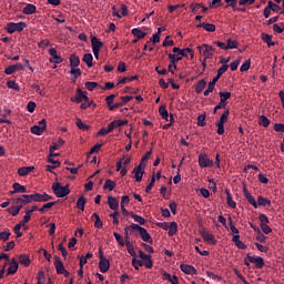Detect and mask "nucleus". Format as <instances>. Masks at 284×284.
Segmentation results:
<instances>
[{
    "label": "nucleus",
    "instance_id": "37",
    "mask_svg": "<svg viewBox=\"0 0 284 284\" xmlns=\"http://www.w3.org/2000/svg\"><path fill=\"white\" fill-rule=\"evenodd\" d=\"M83 63H85L89 68H92V61H94V58L92 57V53H85L82 58Z\"/></svg>",
    "mask_w": 284,
    "mask_h": 284
},
{
    "label": "nucleus",
    "instance_id": "14",
    "mask_svg": "<svg viewBox=\"0 0 284 284\" xmlns=\"http://www.w3.org/2000/svg\"><path fill=\"white\" fill-rule=\"evenodd\" d=\"M139 256L142 260V262H144V267H146V270H151L152 267V256L145 254L143 251H139Z\"/></svg>",
    "mask_w": 284,
    "mask_h": 284
},
{
    "label": "nucleus",
    "instance_id": "12",
    "mask_svg": "<svg viewBox=\"0 0 284 284\" xmlns=\"http://www.w3.org/2000/svg\"><path fill=\"white\" fill-rule=\"evenodd\" d=\"M247 260L250 261V263H254V265H255V267H257V270H262V267H265V260H263V257H261V256L247 255Z\"/></svg>",
    "mask_w": 284,
    "mask_h": 284
},
{
    "label": "nucleus",
    "instance_id": "32",
    "mask_svg": "<svg viewBox=\"0 0 284 284\" xmlns=\"http://www.w3.org/2000/svg\"><path fill=\"white\" fill-rule=\"evenodd\" d=\"M12 189L18 194H26V192H28V189H26V186L21 185L19 182L13 183Z\"/></svg>",
    "mask_w": 284,
    "mask_h": 284
},
{
    "label": "nucleus",
    "instance_id": "4",
    "mask_svg": "<svg viewBox=\"0 0 284 284\" xmlns=\"http://www.w3.org/2000/svg\"><path fill=\"white\" fill-rule=\"evenodd\" d=\"M130 163H132V159H130L129 156L121 158L115 165L116 172H120L121 176H125V174H128V168L125 166Z\"/></svg>",
    "mask_w": 284,
    "mask_h": 284
},
{
    "label": "nucleus",
    "instance_id": "41",
    "mask_svg": "<svg viewBox=\"0 0 284 284\" xmlns=\"http://www.w3.org/2000/svg\"><path fill=\"white\" fill-rule=\"evenodd\" d=\"M169 236H174V234H176L178 230H179V225L176 224V222H171L169 224Z\"/></svg>",
    "mask_w": 284,
    "mask_h": 284
},
{
    "label": "nucleus",
    "instance_id": "42",
    "mask_svg": "<svg viewBox=\"0 0 284 284\" xmlns=\"http://www.w3.org/2000/svg\"><path fill=\"white\" fill-rule=\"evenodd\" d=\"M23 14H34L37 12V7L34 4H28L22 10Z\"/></svg>",
    "mask_w": 284,
    "mask_h": 284
},
{
    "label": "nucleus",
    "instance_id": "31",
    "mask_svg": "<svg viewBox=\"0 0 284 284\" xmlns=\"http://www.w3.org/2000/svg\"><path fill=\"white\" fill-rule=\"evenodd\" d=\"M225 194H226V203L229 207L234 210L236 207V202L232 199V194L230 193V190L226 189Z\"/></svg>",
    "mask_w": 284,
    "mask_h": 284
},
{
    "label": "nucleus",
    "instance_id": "24",
    "mask_svg": "<svg viewBox=\"0 0 284 284\" xmlns=\"http://www.w3.org/2000/svg\"><path fill=\"white\" fill-rule=\"evenodd\" d=\"M196 28H203L206 32H216V26L213 23L202 22L197 24Z\"/></svg>",
    "mask_w": 284,
    "mask_h": 284
},
{
    "label": "nucleus",
    "instance_id": "58",
    "mask_svg": "<svg viewBox=\"0 0 284 284\" xmlns=\"http://www.w3.org/2000/svg\"><path fill=\"white\" fill-rule=\"evenodd\" d=\"M84 88H87V90H89V92H92V90H94V88H99V83H97V82H85Z\"/></svg>",
    "mask_w": 284,
    "mask_h": 284
},
{
    "label": "nucleus",
    "instance_id": "11",
    "mask_svg": "<svg viewBox=\"0 0 284 284\" xmlns=\"http://www.w3.org/2000/svg\"><path fill=\"white\" fill-rule=\"evenodd\" d=\"M197 161L200 168H212L214 165V161L207 158L206 154H200Z\"/></svg>",
    "mask_w": 284,
    "mask_h": 284
},
{
    "label": "nucleus",
    "instance_id": "40",
    "mask_svg": "<svg viewBox=\"0 0 284 284\" xmlns=\"http://www.w3.org/2000/svg\"><path fill=\"white\" fill-rule=\"evenodd\" d=\"M103 187L104 190H109V192H112V190L116 187V182L112 180H105Z\"/></svg>",
    "mask_w": 284,
    "mask_h": 284
},
{
    "label": "nucleus",
    "instance_id": "19",
    "mask_svg": "<svg viewBox=\"0 0 284 284\" xmlns=\"http://www.w3.org/2000/svg\"><path fill=\"white\" fill-rule=\"evenodd\" d=\"M53 265L55 267L57 274H63V272H65V266H63V262L61 261V257L55 256Z\"/></svg>",
    "mask_w": 284,
    "mask_h": 284
},
{
    "label": "nucleus",
    "instance_id": "51",
    "mask_svg": "<svg viewBox=\"0 0 284 284\" xmlns=\"http://www.w3.org/2000/svg\"><path fill=\"white\" fill-rule=\"evenodd\" d=\"M75 125H77V128H79V130H83V131L90 130V125L83 123V121H81V119H79V118L75 121Z\"/></svg>",
    "mask_w": 284,
    "mask_h": 284
},
{
    "label": "nucleus",
    "instance_id": "22",
    "mask_svg": "<svg viewBox=\"0 0 284 284\" xmlns=\"http://www.w3.org/2000/svg\"><path fill=\"white\" fill-rule=\"evenodd\" d=\"M19 270V262L13 257L10 262V266L7 271V276H10L11 274H17V271Z\"/></svg>",
    "mask_w": 284,
    "mask_h": 284
},
{
    "label": "nucleus",
    "instance_id": "54",
    "mask_svg": "<svg viewBox=\"0 0 284 284\" xmlns=\"http://www.w3.org/2000/svg\"><path fill=\"white\" fill-rule=\"evenodd\" d=\"M159 112H160L162 119H164L165 121H168V119H170V113H168V109L165 106H160Z\"/></svg>",
    "mask_w": 284,
    "mask_h": 284
},
{
    "label": "nucleus",
    "instance_id": "29",
    "mask_svg": "<svg viewBox=\"0 0 284 284\" xmlns=\"http://www.w3.org/2000/svg\"><path fill=\"white\" fill-rule=\"evenodd\" d=\"M65 144V141L63 139H58V142H54L50 148L49 152H54L55 150H59L60 148H63Z\"/></svg>",
    "mask_w": 284,
    "mask_h": 284
},
{
    "label": "nucleus",
    "instance_id": "9",
    "mask_svg": "<svg viewBox=\"0 0 284 284\" xmlns=\"http://www.w3.org/2000/svg\"><path fill=\"white\" fill-rule=\"evenodd\" d=\"M132 173L134 174L135 181L141 183L143 181V174H145V164L140 162L139 165L133 169Z\"/></svg>",
    "mask_w": 284,
    "mask_h": 284
},
{
    "label": "nucleus",
    "instance_id": "34",
    "mask_svg": "<svg viewBox=\"0 0 284 284\" xmlns=\"http://www.w3.org/2000/svg\"><path fill=\"white\" fill-rule=\"evenodd\" d=\"M70 61V68H79L81 60L78 55L71 54L69 58Z\"/></svg>",
    "mask_w": 284,
    "mask_h": 284
},
{
    "label": "nucleus",
    "instance_id": "60",
    "mask_svg": "<svg viewBox=\"0 0 284 284\" xmlns=\"http://www.w3.org/2000/svg\"><path fill=\"white\" fill-rule=\"evenodd\" d=\"M70 74H72L73 77H75V79H78V77H81V69L77 67H71Z\"/></svg>",
    "mask_w": 284,
    "mask_h": 284
},
{
    "label": "nucleus",
    "instance_id": "53",
    "mask_svg": "<svg viewBox=\"0 0 284 284\" xmlns=\"http://www.w3.org/2000/svg\"><path fill=\"white\" fill-rule=\"evenodd\" d=\"M251 65H252V61L245 60L240 68V72H247V70H250Z\"/></svg>",
    "mask_w": 284,
    "mask_h": 284
},
{
    "label": "nucleus",
    "instance_id": "61",
    "mask_svg": "<svg viewBox=\"0 0 284 284\" xmlns=\"http://www.w3.org/2000/svg\"><path fill=\"white\" fill-rule=\"evenodd\" d=\"M49 45H50V40L48 39H44L38 43V48H40L41 50H45V48H48Z\"/></svg>",
    "mask_w": 284,
    "mask_h": 284
},
{
    "label": "nucleus",
    "instance_id": "39",
    "mask_svg": "<svg viewBox=\"0 0 284 284\" xmlns=\"http://www.w3.org/2000/svg\"><path fill=\"white\" fill-rule=\"evenodd\" d=\"M262 41L267 44L268 48H272V45H275V42L272 41V36L267 33H262Z\"/></svg>",
    "mask_w": 284,
    "mask_h": 284
},
{
    "label": "nucleus",
    "instance_id": "5",
    "mask_svg": "<svg viewBox=\"0 0 284 284\" xmlns=\"http://www.w3.org/2000/svg\"><path fill=\"white\" fill-rule=\"evenodd\" d=\"M28 28V24L23 21L21 22H9L7 24V32L9 34H14V32H23Z\"/></svg>",
    "mask_w": 284,
    "mask_h": 284
},
{
    "label": "nucleus",
    "instance_id": "17",
    "mask_svg": "<svg viewBox=\"0 0 284 284\" xmlns=\"http://www.w3.org/2000/svg\"><path fill=\"white\" fill-rule=\"evenodd\" d=\"M243 194L245 196V199L247 200V202L250 203V205H252L254 207V210L258 209V204L256 203V200L254 199V196H252V193H250V191H247V189H243Z\"/></svg>",
    "mask_w": 284,
    "mask_h": 284
},
{
    "label": "nucleus",
    "instance_id": "21",
    "mask_svg": "<svg viewBox=\"0 0 284 284\" xmlns=\"http://www.w3.org/2000/svg\"><path fill=\"white\" fill-rule=\"evenodd\" d=\"M180 270L184 273V274H193V275H197L199 272L195 270L194 266L190 265V264H181L180 265Z\"/></svg>",
    "mask_w": 284,
    "mask_h": 284
},
{
    "label": "nucleus",
    "instance_id": "36",
    "mask_svg": "<svg viewBox=\"0 0 284 284\" xmlns=\"http://www.w3.org/2000/svg\"><path fill=\"white\" fill-rule=\"evenodd\" d=\"M205 85H207V82H205V80H200L195 85L196 94H201L203 90H205Z\"/></svg>",
    "mask_w": 284,
    "mask_h": 284
},
{
    "label": "nucleus",
    "instance_id": "10",
    "mask_svg": "<svg viewBox=\"0 0 284 284\" xmlns=\"http://www.w3.org/2000/svg\"><path fill=\"white\" fill-rule=\"evenodd\" d=\"M31 199L33 203H48V201H52L53 197L48 193H33L31 194Z\"/></svg>",
    "mask_w": 284,
    "mask_h": 284
},
{
    "label": "nucleus",
    "instance_id": "49",
    "mask_svg": "<svg viewBox=\"0 0 284 284\" xmlns=\"http://www.w3.org/2000/svg\"><path fill=\"white\" fill-rule=\"evenodd\" d=\"M133 37H136V39H145L146 33L141 31L139 28L132 29Z\"/></svg>",
    "mask_w": 284,
    "mask_h": 284
},
{
    "label": "nucleus",
    "instance_id": "59",
    "mask_svg": "<svg viewBox=\"0 0 284 284\" xmlns=\"http://www.w3.org/2000/svg\"><path fill=\"white\" fill-rule=\"evenodd\" d=\"M273 32H275L276 34H283L284 32V26H278V24H273Z\"/></svg>",
    "mask_w": 284,
    "mask_h": 284
},
{
    "label": "nucleus",
    "instance_id": "27",
    "mask_svg": "<svg viewBox=\"0 0 284 284\" xmlns=\"http://www.w3.org/2000/svg\"><path fill=\"white\" fill-rule=\"evenodd\" d=\"M108 205H109L110 210H113L114 212H116V210H119V201H116L114 196L108 197Z\"/></svg>",
    "mask_w": 284,
    "mask_h": 284
},
{
    "label": "nucleus",
    "instance_id": "45",
    "mask_svg": "<svg viewBox=\"0 0 284 284\" xmlns=\"http://www.w3.org/2000/svg\"><path fill=\"white\" fill-rule=\"evenodd\" d=\"M85 203H87V200L84 196H80L77 201V207L78 210H81V212H83L85 210Z\"/></svg>",
    "mask_w": 284,
    "mask_h": 284
},
{
    "label": "nucleus",
    "instance_id": "62",
    "mask_svg": "<svg viewBox=\"0 0 284 284\" xmlns=\"http://www.w3.org/2000/svg\"><path fill=\"white\" fill-rule=\"evenodd\" d=\"M197 125L200 128H205V114H201L197 116Z\"/></svg>",
    "mask_w": 284,
    "mask_h": 284
},
{
    "label": "nucleus",
    "instance_id": "50",
    "mask_svg": "<svg viewBox=\"0 0 284 284\" xmlns=\"http://www.w3.org/2000/svg\"><path fill=\"white\" fill-rule=\"evenodd\" d=\"M232 98V93L231 92H223L221 91L220 92V101L224 102V103H227V99H231Z\"/></svg>",
    "mask_w": 284,
    "mask_h": 284
},
{
    "label": "nucleus",
    "instance_id": "55",
    "mask_svg": "<svg viewBox=\"0 0 284 284\" xmlns=\"http://www.w3.org/2000/svg\"><path fill=\"white\" fill-rule=\"evenodd\" d=\"M10 235L11 233L9 230L0 232V241H3V243H6V241H9Z\"/></svg>",
    "mask_w": 284,
    "mask_h": 284
},
{
    "label": "nucleus",
    "instance_id": "35",
    "mask_svg": "<svg viewBox=\"0 0 284 284\" xmlns=\"http://www.w3.org/2000/svg\"><path fill=\"white\" fill-rule=\"evenodd\" d=\"M43 132H45L44 125H42V126H38V125L31 126V133L36 134L37 136H41V134H43Z\"/></svg>",
    "mask_w": 284,
    "mask_h": 284
},
{
    "label": "nucleus",
    "instance_id": "43",
    "mask_svg": "<svg viewBox=\"0 0 284 284\" xmlns=\"http://www.w3.org/2000/svg\"><path fill=\"white\" fill-rule=\"evenodd\" d=\"M131 219H133L135 223H139V225H145V219L141 215L131 212Z\"/></svg>",
    "mask_w": 284,
    "mask_h": 284
},
{
    "label": "nucleus",
    "instance_id": "48",
    "mask_svg": "<svg viewBox=\"0 0 284 284\" xmlns=\"http://www.w3.org/2000/svg\"><path fill=\"white\" fill-rule=\"evenodd\" d=\"M92 219H95L94 227L101 230V227H103V221H101V217L97 213H93Z\"/></svg>",
    "mask_w": 284,
    "mask_h": 284
},
{
    "label": "nucleus",
    "instance_id": "20",
    "mask_svg": "<svg viewBox=\"0 0 284 284\" xmlns=\"http://www.w3.org/2000/svg\"><path fill=\"white\" fill-rule=\"evenodd\" d=\"M18 70H26V68L21 63L12 64L4 69V73L6 74H14V72H18Z\"/></svg>",
    "mask_w": 284,
    "mask_h": 284
},
{
    "label": "nucleus",
    "instance_id": "38",
    "mask_svg": "<svg viewBox=\"0 0 284 284\" xmlns=\"http://www.w3.org/2000/svg\"><path fill=\"white\" fill-rule=\"evenodd\" d=\"M272 123L271 120H268L265 115H260L258 125H262V128H270V124Z\"/></svg>",
    "mask_w": 284,
    "mask_h": 284
},
{
    "label": "nucleus",
    "instance_id": "47",
    "mask_svg": "<svg viewBox=\"0 0 284 284\" xmlns=\"http://www.w3.org/2000/svg\"><path fill=\"white\" fill-rule=\"evenodd\" d=\"M22 206L20 204H17V206H12L10 209H8L9 214H11V216H18L19 212H21Z\"/></svg>",
    "mask_w": 284,
    "mask_h": 284
},
{
    "label": "nucleus",
    "instance_id": "57",
    "mask_svg": "<svg viewBox=\"0 0 284 284\" xmlns=\"http://www.w3.org/2000/svg\"><path fill=\"white\" fill-rule=\"evenodd\" d=\"M132 265L135 270H139V267H143V265H145V264L143 261H140V260H136V257H133Z\"/></svg>",
    "mask_w": 284,
    "mask_h": 284
},
{
    "label": "nucleus",
    "instance_id": "33",
    "mask_svg": "<svg viewBox=\"0 0 284 284\" xmlns=\"http://www.w3.org/2000/svg\"><path fill=\"white\" fill-rule=\"evenodd\" d=\"M236 48H239V41L229 38L226 40V50H236Z\"/></svg>",
    "mask_w": 284,
    "mask_h": 284
},
{
    "label": "nucleus",
    "instance_id": "8",
    "mask_svg": "<svg viewBox=\"0 0 284 284\" xmlns=\"http://www.w3.org/2000/svg\"><path fill=\"white\" fill-rule=\"evenodd\" d=\"M200 54L204 57V59H212L214 57V49L210 44H202L197 47Z\"/></svg>",
    "mask_w": 284,
    "mask_h": 284
},
{
    "label": "nucleus",
    "instance_id": "26",
    "mask_svg": "<svg viewBox=\"0 0 284 284\" xmlns=\"http://www.w3.org/2000/svg\"><path fill=\"white\" fill-rule=\"evenodd\" d=\"M162 276H163L166 281H169V283H171V284H179V277H176V275H172V274H170V273H168V272H163V273H162Z\"/></svg>",
    "mask_w": 284,
    "mask_h": 284
},
{
    "label": "nucleus",
    "instance_id": "3",
    "mask_svg": "<svg viewBox=\"0 0 284 284\" xmlns=\"http://www.w3.org/2000/svg\"><path fill=\"white\" fill-rule=\"evenodd\" d=\"M52 191L58 199H63L68 196V194H70V186L68 185L63 186L61 185V183L57 182L52 185Z\"/></svg>",
    "mask_w": 284,
    "mask_h": 284
},
{
    "label": "nucleus",
    "instance_id": "28",
    "mask_svg": "<svg viewBox=\"0 0 284 284\" xmlns=\"http://www.w3.org/2000/svg\"><path fill=\"white\" fill-rule=\"evenodd\" d=\"M34 170V166H22L18 169L19 176H28L30 172Z\"/></svg>",
    "mask_w": 284,
    "mask_h": 284
},
{
    "label": "nucleus",
    "instance_id": "64",
    "mask_svg": "<svg viewBox=\"0 0 284 284\" xmlns=\"http://www.w3.org/2000/svg\"><path fill=\"white\" fill-rule=\"evenodd\" d=\"M273 130H275V132H283L284 133V124L283 123H275L273 126Z\"/></svg>",
    "mask_w": 284,
    "mask_h": 284
},
{
    "label": "nucleus",
    "instance_id": "46",
    "mask_svg": "<svg viewBox=\"0 0 284 284\" xmlns=\"http://www.w3.org/2000/svg\"><path fill=\"white\" fill-rule=\"evenodd\" d=\"M7 88H9V90H14V92H19L21 90L19 88V83H17V81H14V80L8 81Z\"/></svg>",
    "mask_w": 284,
    "mask_h": 284
},
{
    "label": "nucleus",
    "instance_id": "6",
    "mask_svg": "<svg viewBox=\"0 0 284 284\" xmlns=\"http://www.w3.org/2000/svg\"><path fill=\"white\" fill-rule=\"evenodd\" d=\"M227 119H230V110L224 111L220 116V120L216 122L217 134H225V123H227Z\"/></svg>",
    "mask_w": 284,
    "mask_h": 284
},
{
    "label": "nucleus",
    "instance_id": "1",
    "mask_svg": "<svg viewBox=\"0 0 284 284\" xmlns=\"http://www.w3.org/2000/svg\"><path fill=\"white\" fill-rule=\"evenodd\" d=\"M174 53H169L170 61H173V63H179L183 59V57H187V53L190 54L191 59H194V51L190 48L180 49L179 47L173 48Z\"/></svg>",
    "mask_w": 284,
    "mask_h": 284
},
{
    "label": "nucleus",
    "instance_id": "25",
    "mask_svg": "<svg viewBox=\"0 0 284 284\" xmlns=\"http://www.w3.org/2000/svg\"><path fill=\"white\" fill-rule=\"evenodd\" d=\"M232 241L236 245V247H239V250H245L247 247V245H245V243L241 241V235L239 234L234 235Z\"/></svg>",
    "mask_w": 284,
    "mask_h": 284
},
{
    "label": "nucleus",
    "instance_id": "30",
    "mask_svg": "<svg viewBox=\"0 0 284 284\" xmlns=\"http://www.w3.org/2000/svg\"><path fill=\"white\" fill-rule=\"evenodd\" d=\"M257 207L262 206V207H266V205H272V201H270L266 197H263L262 195L257 196Z\"/></svg>",
    "mask_w": 284,
    "mask_h": 284
},
{
    "label": "nucleus",
    "instance_id": "13",
    "mask_svg": "<svg viewBox=\"0 0 284 284\" xmlns=\"http://www.w3.org/2000/svg\"><path fill=\"white\" fill-rule=\"evenodd\" d=\"M14 203L16 205H20V207H23V205H28L29 203H33L32 194L22 195L21 197L16 199Z\"/></svg>",
    "mask_w": 284,
    "mask_h": 284
},
{
    "label": "nucleus",
    "instance_id": "23",
    "mask_svg": "<svg viewBox=\"0 0 284 284\" xmlns=\"http://www.w3.org/2000/svg\"><path fill=\"white\" fill-rule=\"evenodd\" d=\"M99 270L102 272V274H105V272L110 270V260L102 257V260L99 262Z\"/></svg>",
    "mask_w": 284,
    "mask_h": 284
},
{
    "label": "nucleus",
    "instance_id": "15",
    "mask_svg": "<svg viewBox=\"0 0 284 284\" xmlns=\"http://www.w3.org/2000/svg\"><path fill=\"white\" fill-rule=\"evenodd\" d=\"M201 236L206 243H209V245H216V237H214V234L207 231H202Z\"/></svg>",
    "mask_w": 284,
    "mask_h": 284
},
{
    "label": "nucleus",
    "instance_id": "18",
    "mask_svg": "<svg viewBox=\"0 0 284 284\" xmlns=\"http://www.w3.org/2000/svg\"><path fill=\"white\" fill-rule=\"evenodd\" d=\"M71 101L73 103H81V101H88V95L85 92H83V90L78 89L75 98H71Z\"/></svg>",
    "mask_w": 284,
    "mask_h": 284
},
{
    "label": "nucleus",
    "instance_id": "7",
    "mask_svg": "<svg viewBox=\"0 0 284 284\" xmlns=\"http://www.w3.org/2000/svg\"><path fill=\"white\" fill-rule=\"evenodd\" d=\"M91 45H92L93 57L97 59V61H99V52H101V48H103V42H101L99 38L92 37Z\"/></svg>",
    "mask_w": 284,
    "mask_h": 284
},
{
    "label": "nucleus",
    "instance_id": "44",
    "mask_svg": "<svg viewBox=\"0 0 284 284\" xmlns=\"http://www.w3.org/2000/svg\"><path fill=\"white\" fill-rule=\"evenodd\" d=\"M19 263L21 265H24V267H30L31 261H30V257L28 255H20L19 256Z\"/></svg>",
    "mask_w": 284,
    "mask_h": 284
},
{
    "label": "nucleus",
    "instance_id": "16",
    "mask_svg": "<svg viewBox=\"0 0 284 284\" xmlns=\"http://www.w3.org/2000/svg\"><path fill=\"white\" fill-rule=\"evenodd\" d=\"M49 54L52 58L50 59V63H55V65H58L59 63H63V59H61V57L57 53V49H49Z\"/></svg>",
    "mask_w": 284,
    "mask_h": 284
},
{
    "label": "nucleus",
    "instance_id": "63",
    "mask_svg": "<svg viewBox=\"0 0 284 284\" xmlns=\"http://www.w3.org/2000/svg\"><path fill=\"white\" fill-rule=\"evenodd\" d=\"M38 284H45V275L43 274V271L38 272Z\"/></svg>",
    "mask_w": 284,
    "mask_h": 284
},
{
    "label": "nucleus",
    "instance_id": "52",
    "mask_svg": "<svg viewBox=\"0 0 284 284\" xmlns=\"http://www.w3.org/2000/svg\"><path fill=\"white\" fill-rule=\"evenodd\" d=\"M125 245H126V250H128V253L130 254V256H132L133 258L136 257V251H134V246H132V243L126 242Z\"/></svg>",
    "mask_w": 284,
    "mask_h": 284
},
{
    "label": "nucleus",
    "instance_id": "56",
    "mask_svg": "<svg viewBox=\"0 0 284 284\" xmlns=\"http://www.w3.org/2000/svg\"><path fill=\"white\" fill-rule=\"evenodd\" d=\"M54 202H49L42 205V207L38 209L39 212H45L47 210H52V207H54Z\"/></svg>",
    "mask_w": 284,
    "mask_h": 284
},
{
    "label": "nucleus",
    "instance_id": "2",
    "mask_svg": "<svg viewBox=\"0 0 284 284\" xmlns=\"http://www.w3.org/2000/svg\"><path fill=\"white\" fill-rule=\"evenodd\" d=\"M126 229L129 230V232L131 234H134V232H139L142 241H144V243H152V236L150 235V233H148V230H145V227L133 223V224L126 226Z\"/></svg>",
    "mask_w": 284,
    "mask_h": 284
}]
</instances>
